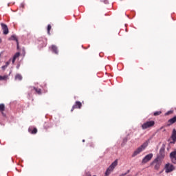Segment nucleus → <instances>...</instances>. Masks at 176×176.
I'll return each instance as SVG.
<instances>
[{"mask_svg": "<svg viewBox=\"0 0 176 176\" xmlns=\"http://www.w3.org/2000/svg\"><path fill=\"white\" fill-rule=\"evenodd\" d=\"M175 109H176V108H175Z\"/></svg>", "mask_w": 176, "mask_h": 176, "instance_id": "35", "label": "nucleus"}, {"mask_svg": "<svg viewBox=\"0 0 176 176\" xmlns=\"http://www.w3.org/2000/svg\"><path fill=\"white\" fill-rule=\"evenodd\" d=\"M162 111H156L154 113L155 116H158V115H161Z\"/></svg>", "mask_w": 176, "mask_h": 176, "instance_id": "21", "label": "nucleus"}, {"mask_svg": "<svg viewBox=\"0 0 176 176\" xmlns=\"http://www.w3.org/2000/svg\"><path fill=\"white\" fill-rule=\"evenodd\" d=\"M170 113V111H168V113H166V115H169Z\"/></svg>", "mask_w": 176, "mask_h": 176, "instance_id": "28", "label": "nucleus"}, {"mask_svg": "<svg viewBox=\"0 0 176 176\" xmlns=\"http://www.w3.org/2000/svg\"><path fill=\"white\" fill-rule=\"evenodd\" d=\"M86 176H91L90 173H87V175ZM93 176H97V175H93Z\"/></svg>", "mask_w": 176, "mask_h": 176, "instance_id": "25", "label": "nucleus"}, {"mask_svg": "<svg viewBox=\"0 0 176 176\" xmlns=\"http://www.w3.org/2000/svg\"><path fill=\"white\" fill-rule=\"evenodd\" d=\"M9 40L10 41H16V47H17L18 50L19 49V41H18V39H17V38H16V36L15 35L11 36V37L9 38Z\"/></svg>", "mask_w": 176, "mask_h": 176, "instance_id": "11", "label": "nucleus"}, {"mask_svg": "<svg viewBox=\"0 0 176 176\" xmlns=\"http://www.w3.org/2000/svg\"><path fill=\"white\" fill-rule=\"evenodd\" d=\"M153 157V153H150L144 157V158L142 161V164H146L148 162H150Z\"/></svg>", "mask_w": 176, "mask_h": 176, "instance_id": "5", "label": "nucleus"}, {"mask_svg": "<svg viewBox=\"0 0 176 176\" xmlns=\"http://www.w3.org/2000/svg\"><path fill=\"white\" fill-rule=\"evenodd\" d=\"M126 174H122L120 176H125Z\"/></svg>", "mask_w": 176, "mask_h": 176, "instance_id": "31", "label": "nucleus"}, {"mask_svg": "<svg viewBox=\"0 0 176 176\" xmlns=\"http://www.w3.org/2000/svg\"><path fill=\"white\" fill-rule=\"evenodd\" d=\"M5 109V106L3 104H0V111H4Z\"/></svg>", "mask_w": 176, "mask_h": 176, "instance_id": "17", "label": "nucleus"}, {"mask_svg": "<svg viewBox=\"0 0 176 176\" xmlns=\"http://www.w3.org/2000/svg\"><path fill=\"white\" fill-rule=\"evenodd\" d=\"M7 78H8V76H0V80H6Z\"/></svg>", "mask_w": 176, "mask_h": 176, "instance_id": "20", "label": "nucleus"}, {"mask_svg": "<svg viewBox=\"0 0 176 176\" xmlns=\"http://www.w3.org/2000/svg\"><path fill=\"white\" fill-rule=\"evenodd\" d=\"M2 114L3 115V116H5V115L3 114V113L2 112Z\"/></svg>", "mask_w": 176, "mask_h": 176, "instance_id": "32", "label": "nucleus"}, {"mask_svg": "<svg viewBox=\"0 0 176 176\" xmlns=\"http://www.w3.org/2000/svg\"><path fill=\"white\" fill-rule=\"evenodd\" d=\"M172 140L175 142H176V129H173V133H172Z\"/></svg>", "mask_w": 176, "mask_h": 176, "instance_id": "14", "label": "nucleus"}, {"mask_svg": "<svg viewBox=\"0 0 176 176\" xmlns=\"http://www.w3.org/2000/svg\"><path fill=\"white\" fill-rule=\"evenodd\" d=\"M174 123H176V116L173 117V118H170L168 121L167 126H171L172 124H174Z\"/></svg>", "mask_w": 176, "mask_h": 176, "instance_id": "10", "label": "nucleus"}, {"mask_svg": "<svg viewBox=\"0 0 176 176\" xmlns=\"http://www.w3.org/2000/svg\"><path fill=\"white\" fill-rule=\"evenodd\" d=\"M165 169L166 173H170L175 170V167L170 164H166Z\"/></svg>", "mask_w": 176, "mask_h": 176, "instance_id": "6", "label": "nucleus"}, {"mask_svg": "<svg viewBox=\"0 0 176 176\" xmlns=\"http://www.w3.org/2000/svg\"><path fill=\"white\" fill-rule=\"evenodd\" d=\"M51 48L54 53H55L56 54H58V47L56 45H52Z\"/></svg>", "mask_w": 176, "mask_h": 176, "instance_id": "12", "label": "nucleus"}, {"mask_svg": "<svg viewBox=\"0 0 176 176\" xmlns=\"http://www.w3.org/2000/svg\"><path fill=\"white\" fill-rule=\"evenodd\" d=\"M129 173H130V170H128L126 173H123L122 175H125V176H126V175H127Z\"/></svg>", "mask_w": 176, "mask_h": 176, "instance_id": "23", "label": "nucleus"}, {"mask_svg": "<svg viewBox=\"0 0 176 176\" xmlns=\"http://www.w3.org/2000/svg\"><path fill=\"white\" fill-rule=\"evenodd\" d=\"M6 67H6V65H4V66H2V67H1V68H2L3 69H6Z\"/></svg>", "mask_w": 176, "mask_h": 176, "instance_id": "27", "label": "nucleus"}, {"mask_svg": "<svg viewBox=\"0 0 176 176\" xmlns=\"http://www.w3.org/2000/svg\"><path fill=\"white\" fill-rule=\"evenodd\" d=\"M23 78L22 76L19 74H17L16 76H15V80H21Z\"/></svg>", "mask_w": 176, "mask_h": 176, "instance_id": "15", "label": "nucleus"}, {"mask_svg": "<svg viewBox=\"0 0 176 176\" xmlns=\"http://www.w3.org/2000/svg\"><path fill=\"white\" fill-rule=\"evenodd\" d=\"M34 89L35 90V91L37 92L38 94H41V89H37L36 87H34Z\"/></svg>", "mask_w": 176, "mask_h": 176, "instance_id": "16", "label": "nucleus"}, {"mask_svg": "<svg viewBox=\"0 0 176 176\" xmlns=\"http://www.w3.org/2000/svg\"><path fill=\"white\" fill-rule=\"evenodd\" d=\"M82 142H85V140H82Z\"/></svg>", "mask_w": 176, "mask_h": 176, "instance_id": "33", "label": "nucleus"}, {"mask_svg": "<svg viewBox=\"0 0 176 176\" xmlns=\"http://www.w3.org/2000/svg\"><path fill=\"white\" fill-rule=\"evenodd\" d=\"M20 55V53L19 52H17L14 54V56H13V58H15L16 59V58H18Z\"/></svg>", "mask_w": 176, "mask_h": 176, "instance_id": "22", "label": "nucleus"}, {"mask_svg": "<svg viewBox=\"0 0 176 176\" xmlns=\"http://www.w3.org/2000/svg\"><path fill=\"white\" fill-rule=\"evenodd\" d=\"M2 43V38H0V43Z\"/></svg>", "mask_w": 176, "mask_h": 176, "instance_id": "29", "label": "nucleus"}, {"mask_svg": "<svg viewBox=\"0 0 176 176\" xmlns=\"http://www.w3.org/2000/svg\"><path fill=\"white\" fill-rule=\"evenodd\" d=\"M28 131L32 135H35L37 133V129H36V128H34L33 129H32L31 128H29Z\"/></svg>", "mask_w": 176, "mask_h": 176, "instance_id": "13", "label": "nucleus"}, {"mask_svg": "<svg viewBox=\"0 0 176 176\" xmlns=\"http://www.w3.org/2000/svg\"><path fill=\"white\" fill-rule=\"evenodd\" d=\"M82 107V103L79 101H76L74 104L72 109H80Z\"/></svg>", "mask_w": 176, "mask_h": 176, "instance_id": "8", "label": "nucleus"}, {"mask_svg": "<svg viewBox=\"0 0 176 176\" xmlns=\"http://www.w3.org/2000/svg\"><path fill=\"white\" fill-rule=\"evenodd\" d=\"M118 166V160H116L111 165L107 168L105 175L106 176H109L110 173L113 170V169Z\"/></svg>", "mask_w": 176, "mask_h": 176, "instance_id": "3", "label": "nucleus"}, {"mask_svg": "<svg viewBox=\"0 0 176 176\" xmlns=\"http://www.w3.org/2000/svg\"><path fill=\"white\" fill-rule=\"evenodd\" d=\"M170 157L172 162L174 164H176V151L171 152L170 154Z\"/></svg>", "mask_w": 176, "mask_h": 176, "instance_id": "7", "label": "nucleus"}, {"mask_svg": "<svg viewBox=\"0 0 176 176\" xmlns=\"http://www.w3.org/2000/svg\"><path fill=\"white\" fill-rule=\"evenodd\" d=\"M15 60H16V58L14 57H13V59L12 60V63H14L15 62Z\"/></svg>", "mask_w": 176, "mask_h": 176, "instance_id": "24", "label": "nucleus"}, {"mask_svg": "<svg viewBox=\"0 0 176 176\" xmlns=\"http://www.w3.org/2000/svg\"><path fill=\"white\" fill-rule=\"evenodd\" d=\"M165 157V148L162 147L158 153L157 157L155 159V162H159L163 160Z\"/></svg>", "mask_w": 176, "mask_h": 176, "instance_id": "2", "label": "nucleus"}, {"mask_svg": "<svg viewBox=\"0 0 176 176\" xmlns=\"http://www.w3.org/2000/svg\"><path fill=\"white\" fill-rule=\"evenodd\" d=\"M147 147V144L144 143L142 145H141L138 148H137L133 154L132 155V157H135L139 154H140Z\"/></svg>", "mask_w": 176, "mask_h": 176, "instance_id": "1", "label": "nucleus"}, {"mask_svg": "<svg viewBox=\"0 0 176 176\" xmlns=\"http://www.w3.org/2000/svg\"><path fill=\"white\" fill-rule=\"evenodd\" d=\"M52 28V26L50 25H47V33L48 34H50V30Z\"/></svg>", "mask_w": 176, "mask_h": 176, "instance_id": "19", "label": "nucleus"}, {"mask_svg": "<svg viewBox=\"0 0 176 176\" xmlns=\"http://www.w3.org/2000/svg\"><path fill=\"white\" fill-rule=\"evenodd\" d=\"M127 176H131V175H127Z\"/></svg>", "mask_w": 176, "mask_h": 176, "instance_id": "34", "label": "nucleus"}, {"mask_svg": "<svg viewBox=\"0 0 176 176\" xmlns=\"http://www.w3.org/2000/svg\"><path fill=\"white\" fill-rule=\"evenodd\" d=\"M1 28H2V30H3V33L4 34H8V32H9L8 26L6 24H3V23H1Z\"/></svg>", "mask_w": 176, "mask_h": 176, "instance_id": "9", "label": "nucleus"}, {"mask_svg": "<svg viewBox=\"0 0 176 176\" xmlns=\"http://www.w3.org/2000/svg\"><path fill=\"white\" fill-rule=\"evenodd\" d=\"M124 142H127V139H124Z\"/></svg>", "mask_w": 176, "mask_h": 176, "instance_id": "30", "label": "nucleus"}, {"mask_svg": "<svg viewBox=\"0 0 176 176\" xmlns=\"http://www.w3.org/2000/svg\"><path fill=\"white\" fill-rule=\"evenodd\" d=\"M153 126H155V121H147L142 125V130H146V129H151V127H153Z\"/></svg>", "mask_w": 176, "mask_h": 176, "instance_id": "4", "label": "nucleus"}, {"mask_svg": "<svg viewBox=\"0 0 176 176\" xmlns=\"http://www.w3.org/2000/svg\"><path fill=\"white\" fill-rule=\"evenodd\" d=\"M160 168V163H157L156 165L155 166V168L156 170H159Z\"/></svg>", "mask_w": 176, "mask_h": 176, "instance_id": "18", "label": "nucleus"}, {"mask_svg": "<svg viewBox=\"0 0 176 176\" xmlns=\"http://www.w3.org/2000/svg\"><path fill=\"white\" fill-rule=\"evenodd\" d=\"M9 64H10V63H9V62H7L5 65H6V67H8V65Z\"/></svg>", "mask_w": 176, "mask_h": 176, "instance_id": "26", "label": "nucleus"}]
</instances>
